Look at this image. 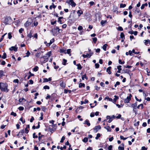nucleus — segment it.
Masks as SVG:
<instances>
[{
  "label": "nucleus",
  "instance_id": "nucleus-32",
  "mask_svg": "<svg viewBox=\"0 0 150 150\" xmlns=\"http://www.w3.org/2000/svg\"><path fill=\"white\" fill-rule=\"evenodd\" d=\"M7 34V33L4 34V35L2 36L1 38L0 39V42H1L4 39V36Z\"/></svg>",
  "mask_w": 150,
  "mask_h": 150
},
{
  "label": "nucleus",
  "instance_id": "nucleus-4",
  "mask_svg": "<svg viewBox=\"0 0 150 150\" xmlns=\"http://www.w3.org/2000/svg\"><path fill=\"white\" fill-rule=\"evenodd\" d=\"M132 96L131 94H129V96H128L127 98L125 99L124 100V102L125 103H129V101L131 100V98Z\"/></svg>",
  "mask_w": 150,
  "mask_h": 150
},
{
  "label": "nucleus",
  "instance_id": "nucleus-11",
  "mask_svg": "<svg viewBox=\"0 0 150 150\" xmlns=\"http://www.w3.org/2000/svg\"><path fill=\"white\" fill-rule=\"evenodd\" d=\"M111 68V67H109L107 69L106 71L109 74H111V72L110 71Z\"/></svg>",
  "mask_w": 150,
  "mask_h": 150
},
{
  "label": "nucleus",
  "instance_id": "nucleus-5",
  "mask_svg": "<svg viewBox=\"0 0 150 150\" xmlns=\"http://www.w3.org/2000/svg\"><path fill=\"white\" fill-rule=\"evenodd\" d=\"M101 128V127L100 125H98L97 126H96L95 127L93 128V132H97Z\"/></svg>",
  "mask_w": 150,
  "mask_h": 150
},
{
  "label": "nucleus",
  "instance_id": "nucleus-19",
  "mask_svg": "<svg viewBox=\"0 0 150 150\" xmlns=\"http://www.w3.org/2000/svg\"><path fill=\"white\" fill-rule=\"evenodd\" d=\"M83 87V88H85V85L84 83H80L79 85V87L81 88Z\"/></svg>",
  "mask_w": 150,
  "mask_h": 150
},
{
  "label": "nucleus",
  "instance_id": "nucleus-45",
  "mask_svg": "<svg viewBox=\"0 0 150 150\" xmlns=\"http://www.w3.org/2000/svg\"><path fill=\"white\" fill-rule=\"evenodd\" d=\"M117 30H120V31H122L123 30V29L122 27L121 26L117 28Z\"/></svg>",
  "mask_w": 150,
  "mask_h": 150
},
{
  "label": "nucleus",
  "instance_id": "nucleus-30",
  "mask_svg": "<svg viewBox=\"0 0 150 150\" xmlns=\"http://www.w3.org/2000/svg\"><path fill=\"white\" fill-rule=\"evenodd\" d=\"M126 6V5L125 4H120V7L121 8H125Z\"/></svg>",
  "mask_w": 150,
  "mask_h": 150
},
{
  "label": "nucleus",
  "instance_id": "nucleus-60",
  "mask_svg": "<svg viewBox=\"0 0 150 150\" xmlns=\"http://www.w3.org/2000/svg\"><path fill=\"white\" fill-rule=\"evenodd\" d=\"M147 148H146L145 146H143L142 147L141 150H147Z\"/></svg>",
  "mask_w": 150,
  "mask_h": 150
},
{
  "label": "nucleus",
  "instance_id": "nucleus-15",
  "mask_svg": "<svg viewBox=\"0 0 150 150\" xmlns=\"http://www.w3.org/2000/svg\"><path fill=\"white\" fill-rule=\"evenodd\" d=\"M31 25V23L27 21L24 24V26L26 27H28Z\"/></svg>",
  "mask_w": 150,
  "mask_h": 150
},
{
  "label": "nucleus",
  "instance_id": "nucleus-29",
  "mask_svg": "<svg viewBox=\"0 0 150 150\" xmlns=\"http://www.w3.org/2000/svg\"><path fill=\"white\" fill-rule=\"evenodd\" d=\"M141 107V109H142L143 108V105L142 104H141L139 105L137 107V108L139 109L140 107Z\"/></svg>",
  "mask_w": 150,
  "mask_h": 150
},
{
  "label": "nucleus",
  "instance_id": "nucleus-34",
  "mask_svg": "<svg viewBox=\"0 0 150 150\" xmlns=\"http://www.w3.org/2000/svg\"><path fill=\"white\" fill-rule=\"evenodd\" d=\"M52 4L53 5L52 6H50L49 8H50V9H52V8H54L56 7V6H55L54 4L52 3Z\"/></svg>",
  "mask_w": 150,
  "mask_h": 150
},
{
  "label": "nucleus",
  "instance_id": "nucleus-31",
  "mask_svg": "<svg viewBox=\"0 0 150 150\" xmlns=\"http://www.w3.org/2000/svg\"><path fill=\"white\" fill-rule=\"evenodd\" d=\"M6 57V53H4L3 55L2 56V58L3 59H5Z\"/></svg>",
  "mask_w": 150,
  "mask_h": 150
},
{
  "label": "nucleus",
  "instance_id": "nucleus-57",
  "mask_svg": "<svg viewBox=\"0 0 150 150\" xmlns=\"http://www.w3.org/2000/svg\"><path fill=\"white\" fill-rule=\"evenodd\" d=\"M118 148L120 150H124V147H121L120 146H119Z\"/></svg>",
  "mask_w": 150,
  "mask_h": 150
},
{
  "label": "nucleus",
  "instance_id": "nucleus-49",
  "mask_svg": "<svg viewBox=\"0 0 150 150\" xmlns=\"http://www.w3.org/2000/svg\"><path fill=\"white\" fill-rule=\"evenodd\" d=\"M8 38L9 39H11L12 38V35L11 33H8Z\"/></svg>",
  "mask_w": 150,
  "mask_h": 150
},
{
  "label": "nucleus",
  "instance_id": "nucleus-62",
  "mask_svg": "<svg viewBox=\"0 0 150 150\" xmlns=\"http://www.w3.org/2000/svg\"><path fill=\"white\" fill-rule=\"evenodd\" d=\"M33 81L32 80H30L29 81V84H33Z\"/></svg>",
  "mask_w": 150,
  "mask_h": 150
},
{
  "label": "nucleus",
  "instance_id": "nucleus-24",
  "mask_svg": "<svg viewBox=\"0 0 150 150\" xmlns=\"http://www.w3.org/2000/svg\"><path fill=\"white\" fill-rule=\"evenodd\" d=\"M105 128L107 130L108 132H110L111 131V128L109 126H108L106 127H105Z\"/></svg>",
  "mask_w": 150,
  "mask_h": 150
},
{
  "label": "nucleus",
  "instance_id": "nucleus-16",
  "mask_svg": "<svg viewBox=\"0 0 150 150\" xmlns=\"http://www.w3.org/2000/svg\"><path fill=\"white\" fill-rule=\"evenodd\" d=\"M77 13L78 14V16H80L81 14H83V12L81 10H79L77 11Z\"/></svg>",
  "mask_w": 150,
  "mask_h": 150
},
{
  "label": "nucleus",
  "instance_id": "nucleus-33",
  "mask_svg": "<svg viewBox=\"0 0 150 150\" xmlns=\"http://www.w3.org/2000/svg\"><path fill=\"white\" fill-rule=\"evenodd\" d=\"M47 110V108L45 106H42V110L43 111L45 112Z\"/></svg>",
  "mask_w": 150,
  "mask_h": 150
},
{
  "label": "nucleus",
  "instance_id": "nucleus-56",
  "mask_svg": "<svg viewBox=\"0 0 150 150\" xmlns=\"http://www.w3.org/2000/svg\"><path fill=\"white\" fill-rule=\"evenodd\" d=\"M38 24V23L37 21H34L33 23V24L34 26H36Z\"/></svg>",
  "mask_w": 150,
  "mask_h": 150
},
{
  "label": "nucleus",
  "instance_id": "nucleus-2",
  "mask_svg": "<svg viewBox=\"0 0 150 150\" xmlns=\"http://www.w3.org/2000/svg\"><path fill=\"white\" fill-rule=\"evenodd\" d=\"M66 2L71 5L72 7H75L76 6V4L74 2L73 0H68L66 1Z\"/></svg>",
  "mask_w": 150,
  "mask_h": 150
},
{
  "label": "nucleus",
  "instance_id": "nucleus-58",
  "mask_svg": "<svg viewBox=\"0 0 150 150\" xmlns=\"http://www.w3.org/2000/svg\"><path fill=\"white\" fill-rule=\"evenodd\" d=\"M13 82L15 83H18L19 82V80L18 79H16L13 80Z\"/></svg>",
  "mask_w": 150,
  "mask_h": 150
},
{
  "label": "nucleus",
  "instance_id": "nucleus-23",
  "mask_svg": "<svg viewBox=\"0 0 150 150\" xmlns=\"http://www.w3.org/2000/svg\"><path fill=\"white\" fill-rule=\"evenodd\" d=\"M82 79L83 80H84V79H85L86 80L88 79V77L86 76V74H85L82 76Z\"/></svg>",
  "mask_w": 150,
  "mask_h": 150
},
{
  "label": "nucleus",
  "instance_id": "nucleus-42",
  "mask_svg": "<svg viewBox=\"0 0 150 150\" xmlns=\"http://www.w3.org/2000/svg\"><path fill=\"white\" fill-rule=\"evenodd\" d=\"M33 137L34 138H37L38 137V136L37 135H36L35 134V133H34L33 134Z\"/></svg>",
  "mask_w": 150,
  "mask_h": 150
},
{
  "label": "nucleus",
  "instance_id": "nucleus-27",
  "mask_svg": "<svg viewBox=\"0 0 150 150\" xmlns=\"http://www.w3.org/2000/svg\"><path fill=\"white\" fill-rule=\"evenodd\" d=\"M38 66H36L34 68L33 70L34 71L36 72L38 70Z\"/></svg>",
  "mask_w": 150,
  "mask_h": 150
},
{
  "label": "nucleus",
  "instance_id": "nucleus-18",
  "mask_svg": "<svg viewBox=\"0 0 150 150\" xmlns=\"http://www.w3.org/2000/svg\"><path fill=\"white\" fill-rule=\"evenodd\" d=\"M108 46V45L107 44H105L102 47L104 50L105 51L106 50L107 47Z\"/></svg>",
  "mask_w": 150,
  "mask_h": 150
},
{
  "label": "nucleus",
  "instance_id": "nucleus-28",
  "mask_svg": "<svg viewBox=\"0 0 150 150\" xmlns=\"http://www.w3.org/2000/svg\"><path fill=\"white\" fill-rule=\"evenodd\" d=\"M67 62V60L64 59H63L62 64L63 65H66V63Z\"/></svg>",
  "mask_w": 150,
  "mask_h": 150
},
{
  "label": "nucleus",
  "instance_id": "nucleus-37",
  "mask_svg": "<svg viewBox=\"0 0 150 150\" xmlns=\"http://www.w3.org/2000/svg\"><path fill=\"white\" fill-rule=\"evenodd\" d=\"M65 139V137L64 136H63L61 139V141H60V142L61 143H63Z\"/></svg>",
  "mask_w": 150,
  "mask_h": 150
},
{
  "label": "nucleus",
  "instance_id": "nucleus-41",
  "mask_svg": "<svg viewBox=\"0 0 150 150\" xmlns=\"http://www.w3.org/2000/svg\"><path fill=\"white\" fill-rule=\"evenodd\" d=\"M71 52V49H68L67 50V53L68 54H70L69 56H70L71 55V54H70Z\"/></svg>",
  "mask_w": 150,
  "mask_h": 150
},
{
  "label": "nucleus",
  "instance_id": "nucleus-8",
  "mask_svg": "<svg viewBox=\"0 0 150 150\" xmlns=\"http://www.w3.org/2000/svg\"><path fill=\"white\" fill-rule=\"evenodd\" d=\"M6 86H4L2 89V91H5L6 92L8 91V90L7 89V86L6 84Z\"/></svg>",
  "mask_w": 150,
  "mask_h": 150
},
{
  "label": "nucleus",
  "instance_id": "nucleus-22",
  "mask_svg": "<svg viewBox=\"0 0 150 150\" xmlns=\"http://www.w3.org/2000/svg\"><path fill=\"white\" fill-rule=\"evenodd\" d=\"M51 54V52H49L46 54V56H45V57H47V58H49Z\"/></svg>",
  "mask_w": 150,
  "mask_h": 150
},
{
  "label": "nucleus",
  "instance_id": "nucleus-43",
  "mask_svg": "<svg viewBox=\"0 0 150 150\" xmlns=\"http://www.w3.org/2000/svg\"><path fill=\"white\" fill-rule=\"evenodd\" d=\"M82 56L84 58H87V57L88 58V57H89V55H88L87 54H86V55L83 54L82 55Z\"/></svg>",
  "mask_w": 150,
  "mask_h": 150
},
{
  "label": "nucleus",
  "instance_id": "nucleus-1",
  "mask_svg": "<svg viewBox=\"0 0 150 150\" xmlns=\"http://www.w3.org/2000/svg\"><path fill=\"white\" fill-rule=\"evenodd\" d=\"M62 31V30L59 29L58 27H56L55 28H53L51 30V32L53 35L56 36L58 34L57 32L59 33L60 31Z\"/></svg>",
  "mask_w": 150,
  "mask_h": 150
},
{
  "label": "nucleus",
  "instance_id": "nucleus-7",
  "mask_svg": "<svg viewBox=\"0 0 150 150\" xmlns=\"http://www.w3.org/2000/svg\"><path fill=\"white\" fill-rule=\"evenodd\" d=\"M137 102H136L135 103H132L131 105L132 107L134 109H134H136V107L137 104Z\"/></svg>",
  "mask_w": 150,
  "mask_h": 150
},
{
  "label": "nucleus",
  "instance_id": "nucleus-63",
  "mask_svg": "<svg viewBox=\"0 0 150 150\" xmlns=\"http://www.w3.org/2000/svg\"><path fill=\"white\" fill-rule=\"evenodd\" d=\"M93 52H90L89 54H87L88 55H89L88 58L90 57L93 54Z\"/></svg>",
  "mask_w": 150,
  "mask_h": 150
},
{
  "label": "nucleus",
  "instance_id": "nucleus-61",
  "mask_svg": "<svg viewBox=\"0 0 150 150\" xmlns=\"http://www.w3.org/2000/svg\"><path fill=\"white\" fill-rule=\"evenodd\" d=\"M54 38H52L50 40V43L51 44L52 43H53L54 42Z\"/></svg>",
  "mask_w": 150,
  "mask_h": 150
},
{
  "label": "nucleus",
  "instance_id": "nucleus-39",
  "mask_svg": "<svg viewBox=\"0 0 150 150\" xmlns=\"http://www.w3.org/2000/svg\"><path fill=\"white\" fill-rule=\"evenodd\" d=\"M100 134L99 133H98L97 134V136H96V137H95V139H98V138L100 137Z\"/></svg>",
  "mask_w": 150,
  "mask_h": 150
},
{
  "label": "nucleus",
  "instance_id": "nucleus-20",
  "mask_svg": "<svg viewBox=\"0 0 150 150\" xmlns=\"http://www.w3.org/2000/svg\"><path fill=\"white\" fill-rule=\"evenodd\" d=\"M115 98H114L113 100V102L114 103H115L116 102L117 100L118 99V97L116 96H114Z\"/></svg>",
  "mask_w": 150,
  "mask_h": 150
},
{
  "label": "nucleus",
  "instance_id": "nucleus-47",
  "mask_svg": "<svg viewBox=\"0 0 150 150\" xmlns=\"http://www.w3.org/2000/svg\"><path fill=\"white\" fill-rule=\"evenodd\" d=\"M27 36L28 37H29L30 38L32 37V34L31 33H30L27 35Z\"/></svg>",
  "mask_w": 150,
  "mask_h": 150
},
{
  "label": "nucleus",
  "instance_id": "nucleus-44",
  "mask_svg": "<svg viewBox=\"0 0 150 150\" xmlns=\"http://www.w3.org/2000/svg\"><path fill=\"white\" fill-rule=\"evenodd\" d=\"M120 137L121 139H123V140H125L127 138L124 137L122 135L120 136Z\"/></svg>",
  "mask_w": 150,
  "mask_h": 150
},
{
  "label": "nucleus",
  "instance_id": "nucleus-54",
  "mask_svg": "<svg viewBox=\"0 0 150 150\" xmlns=\"http://www.w3.org/2000/svg\"><path fill=\"white\" fill-rule=\"evenodd\" d=\"M18 109L20 110H24V108L22 106L19 107Z\"/></svg>",
  "mask_w": 150,
  "mask_h": 150
},
{
  "label": "nucleus",
  "instance_id": "nucleus-53",
  "mask_svg": "<svg viewBox=\"0 0 150 150\" xmlns=\"http://www.w3.org/2000/svg\"><path fill=\"white\" fill-rule=\"evenodd\" d=\"M48 81V79L46 78H44L43 79V82H47Z\"/></svg>",
  "mask_w": 150,
  "mask_h": 150
},
{
  "label": "nucleus",
  "instance_id": "nucleus-6",
  "mask_svg": "<svg viewBox=\"0 0 150 150\" xmlns=\"http://www.w3.org/2000/svg\"><path fill=\"white\" fill-rule=\"evenodd\" d=\"M16 45L15 46H12L9 48V50L10 51L14 50L15 52H16L17 51L18 47H16Z\"/></svg>",
  "mask_w": 150,
  "mask_h": 150
},
{
  "label": "nucleus",
  "instance_id": "nucleus-17",
  "mask_svg": "<svg viewBox=\"0 0 150 150\" xmlns=\"http://www.w3.org/2000/svg\"><path fill=\"white\" fill-rule=\"evenodd\" d=\"M107 23V21L106 20H102L100 22L102 26H104L105 24L106 23Z\"/></svg>",
  "mask_w": 150,
  "mask_h": 150
},
{
  "label": "nucleus",
  "instance_id": "nucleus-48",
  "mask_svg": "<svg viewBox=\"0 0 150 150\" xmlns=\"http://www.w3.org/2000/svg\"><path fill=\"white\" fill-rule=\"evenodd\" d=\"M120 82L119 81H117L115 84V87H116L117 85H119L120 84Z\"/></svg>",
  "mask_w": 150,
  "mask_h": 150
},
{
  "label": "nucleus",
  "instance_id": "nucleus-46",
  "mask_svg": "<svg viewBox=\"0 0 150 150\" xmlns=\"http://www.w3.org/2000/svg\"><path fill=\"white\" fill-rule=\"evenodd\" d=\"M119 63L120 64H123L125 63V62L124 61L122 62L121 60L119 59Z\"/></svg>",
  "mask_w": 150,
  "mask_h": 150
},
{
  "label": "nucleus",
  "instance_id": "nucleus-55",
  "mask_svg": "<svg viewBox=\"0 0 150 150\" xmlns=\"http://www.w3.org/2000/svg\"><path fill=\"white\" fill-rule=\"evenodd\" d=\"M24 30L22 28H21L19 30V32L20 33H22L23 32V31Z\"/></svg>",
  "mask_w": 150,
  "mask_h": 150
},
{
  "label": "nucleus",
  "instance_id": "nucleus-51",
  "mask_svg": "<svg viewBox=\"0 0 150 150\" xmlns=\"http://www.w3.org/2000/svg\"><path fill=\"white\" fill-rule=\"evenodd\" d=\"M11 115H13L15 117L16 116V113L14 112H11Z\"/></svg>",
  "mask_w": 150,
  "mask_h": 150
},
{
  "label": "nucleus",
  "instance_id": "nucleus-36",
  "mask_svg": "<svg viewBox=\"0 0 150 150\" xmlns=\"http://www.w3.org/2000/svg\"><path fill=\"white\" fill-rule=\"evenodd\" d=\"M121 38L125 39V35L123 33H121L120 35Z\"/></svg>",
  "mask_w": 150,
  "mask_h": 150
},
{
  "label": "nucleus",
  "instance_id": "nucleus-3",
  "mask_svg": "<svg viewBox=\"0 0 150 150\" xmlns=\"http://www.w3.org/2000/svg\"><path fill=\"white\" fill-rule=\"evenodd\" d=\"M11 20V18L9 17H5L3 21V23L5 25L9 24V21Z\"/></svg>",
  "mask_w": 150,
  "mask_h": 150
},
{
  "label": "nucleus",
  "instance_id": "nucleus-12",
  "mask_svg": "<svg viewBox=\"0 0 150 150\" xmlns=\"http://www.w3.org/2000/svg\"><path fill=\"white\" fill-rule=\"evenodd\" d=\"M107 119H109V120L108 121V122L109 123H110L112 121V117H111L109 116H108L106 117Z\"/></svg>",
  "mask_w": 150,
  "mask_h": 150
},
{
  "label": "nucleus",
  "instance_id": "nucleus-50",
  "mask_svg": "<svg viewBox=\"0 0 150 150\" xmlns=\"http://www.w3.org/2000/svg\"><path fill=\"white\" fill-rule=\"evenodd\" d=\"M95 66L96 68H98L99 67V64L98 63H96L95 64Z\"/></svg>",
  "mask_w": 150,
  "mask_h": 150
},
{
  "label": "nucleus",
  "instance_id": "nucleus-26",
  "mask_svg": "<svg viewBox=\"0 0 150 150\" xmlns=\"http://www.w3.org/2000/svg\"><path fill=\"white\" fill-rule=\"evenodd\" d=\"M4 75L3 71L2 70H0V78H1Z\"/></svg>",
  "mask_w": 150,
  "mask_h": 150
},
{
  "label": "nucleus",
  "instance_id": "nucleus-13",
  "mask_svg": "<svg viewBox=\"0 0 150 150\" xmlns=\"http://www.w3.org/2000/svg\"><path fill=\"white\" fill-rule=\"evenodd\" d=\"M144 42L146 45H147L148 44H150V40H144Z\"/></svg>",
  "mask_w": 150,
  "mask_h": 150
},
{
  "label": "nucleus",
  "instance_id": "nucleus-9",
  "mask_svg": "<svg viewBox=\"0 0 150 150\" xmlns=\"http://www.w3.org/2000/svg\"><path fill=\"white\" fill-rule=\"evenodd\" d=\"M6 83H0V89L2 91V89L4 87L6 86L5 85H6Z\"/></svg>",
  "mask_w": 150,
  "mask_h": 150
},
{
  "label": "nucleus",
  "instance_id": "nucleus-38",
  "mask_svg": "<svg viewBox=\"0 0 150 150\" xmlns=\"http://www.w3.org/2000/svg\"><path fill=\"white\" fill-rule=\"evenodd\" d=\"M43 88L45 89H50V87L47 85H45L44 86Z\"/></svg>",
  "mask_w": 150,
  "mask_h": 150
},
{
  "label": "nucleus",
  "instance_id": "nucleus-52",
  "mask_svg": "<svg viewBox=\"0 0 150 150\" xmlns=\"http://www.w3.org/2000/svg\"><path fill=\"white\" fill-rule=\"evenodd\" d=\"M82 29L83 27L81 26H79L78 28V29L79 30H81Z\"/></svg>",
  "mask_w": 150,
  "mask_h": 150
},
{
  "label": "nucleus",
  "instance_id": "nucleus-59",
  "mask_svg": "<svg viewBox=\"0 0 150 150\" xmlns=\"http://www.w3.org/2000/svg\"><path fill=\"white\" fill-rule=\"evenodd\" d=\"M132 52L133 53H134L135 54H137L139 53V52H135L134 50L133 49L132 50Z\"/></svg>",
  "mask_w": 150,
  "mask_h": 150
},
{
  "label": "nucleus",
  "instance_id": "nucleus-14",
  "mask_svg": "<svg viewBox=\"0 0 150 150\" xmlns=\"http://www.w3.org/2000/svg\"><path fill=\"white\" fill-rule=\"evenodd\" d=\"M60 86L61 87L64 88L65 87V84L62 81H60Z\"/></svg>",
  "mask_w": 150,
  "mask_h": 150
},
{
  "label": "nucleus",
  "instance_id": "nucleus-64",
  "mask_svg": "<svg viewBox=\"0 0 150 150\" xmlns=\"http://www.w3.org/2000/svg\"><path fill=\"white\" fill-rule=\"evenodd\" d=\"M112 145H110L108 147V150H112Z\"/></svg>",
  "mask_w": 150,
  "mask_h": 150
},
{
  "label": "nucleus",
  "instance_id": "nucleus-25",
  "mask_svg": "<svg viewBox=\"0 0 150 150\" xmlns=\"http://www.w3.org/2000/svg\"><path fill=\"white\" fill-rule=\"evenodd\" d=\"M76 65L77 66V69L79 70H81L82 69V67L81 65L80 64H77Z\"/></svg>",
  "mask_w": 150,
  "mask_h": 150
},
{
  "label": "nucleus",
  "instance_id": "nucleus-10",
  "mask_svg": "<svg viewBox=\"0 0 150 150\" xmlns=\"http://www.w3.org/2000/svg\"><path fill=\"white\" fill-rule=\"evenodd\" d=\"M84 124H86L88 126H89L90 125V123L89 122V120H88L86 119L83 123Z\"/></svg>",
  "mask_w": 150,
  "mask_h": 150
},
{
  "label": "nucleus",
  "instance_id": "nucleus-21",
  "mask_svg": "<svg viewBox=\"0 0 150 150\" xmlns=\"http://www.w3.org/2000/svg\"><path fill=\"white\" fill-rule=\"evenodd\" d=\"M148 6V4L147 3H146L144 4H143L141 7V9H143L145 6Z\"/></svg>",
  "mask_w": 150,
  "mask_h": 150
},
{
  "label": "nucleus",
  "instance_id": "nucleus-40",
  "mask_svg": "<svg viewBox=\"0 0 150 150\" xmlns=\"http://www.w3.org/2000/svg\"><path fill=\"white\" fill-rule=\"evenodd\" d=\"M93 42L96 43L97 41V38L96 37L94 38H93Z\"/></svg>",
  "mask_w": 150,
  "mask_h": 150
},
{
  "label": "nucleus",
  "instance_id": "nucleus-35",
  "mask_svg": "<svg viewBox=\"0 0 150 150\" xmlns=\"http://www.w3.org/2000/svg\"><path fill=\"white\" fill-rule=\"evenodd\" d=\"M88 141V139L87 137H85L83 139V141L84 142L86 143Z\"/></svg>",
  "mask_w": 150,
  "mask_h": 150
}]
</instances>
